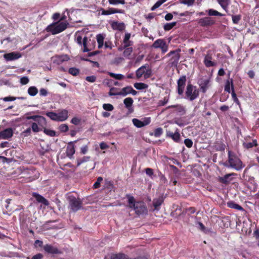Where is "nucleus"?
<instances>
[{
	"label": "nucleus",
	"instance_id": "obj_1",
	"mask_svg": "<svg viewBox=\"0 0 259 259\" xmlns=\"http://www.w3.org/2000/svg\"><path fill=\"white\" fill-rule=\"evenodd\" d=\"M150 256L147 253H144L140 250H137L133 252L131 256L128 255L119 253L106 255L104 259H149Z\"/></svg>",
	"mask_w": 259,
	"mask_h": 259
},
{
	"label": "nucleus",
	"instance_id": "obj_2",
	"mask_svg": "<svg viewBox=\"0 0 259 259\" xmlns=\"http://www.w3.org/2000/svg\"><path fill=\"white\" fill-rule=\"evenodd\" d=\"M128 207L135 210V213L140 215L147 213V207L143 201L136 202L133 196L127 195Z\"/></svg>",
	"mask_w": 259,
	"mask_h": 259
},
{
	"label": "nucleus",
	"instance_id": "obj_3",
	"mask_svg": "<svg viewBox=\"0 0 259 259\" xmlns=\"http://www.w3.org/2000/svg\"><path fill=\"white\" fill-rule=\"evenodd\" d=\"M228 163L229 164L228 167L236 170H240L245 166L237 155L231 151H228Z\"/></svg>",
	"mask_w": 259,
	"mask_h": 259
},
{
	"label": "nucleus",
	"instance_id": "obj_4",
	"mask_svg": "<svg viewBox=\"0 0 259 259\" xmlns=\"http://www.w3.org/2000/svg\"><path fill=\"white\" fill-rule=\"evenodd\" d=\"M33 112H29L25 114L24 117L26 120L32 119L36 122L38 126L44 128L47 126V121L45 117L41 115H31Z\"/></svg>",
	"mask_w": 259,
	"mask_h": 259
},
{
	"label": "nucleus",
	"instance_id": "obj_5",
	"mask_svg": "<svg viewBox=\"0 0 259 259\" xmlns=\"http://www.w3.org/2000/svg\"><path fill=\"white\" fill-rule=\"evenodd\" d=\"M67 23L65 22L53 23L49 25L46 28L47 32H51L52 34H56L59 33L67 28Z\"/></svg>",
	"mask_w": 259,
	"mask_h": 259
},
{
	"label": "nucleus",
	"instance_id": "obj_6",
	"mask_svg": "<svg viewBox=\"0 0 259 259\" xmlns=\"http://www.w3.org/2000/svg\"><path fill=\"white\" fill-rule=\"evenodd\" d=\"M185 95L187 99L192 101L199 97V91L196 86L188 83L186 87Z\"/></svg>",
	"mask_w": 259,
	"mask_h": 259
},
{
	"label": "nucleus",
	"instance_id": "obj_7",
	"mask_svg": "<svg viewBox=\"0 0 259 259\" xmlns=\"http://www.w3.org/2000/svg\"><path fill=\"white\" fill-rule=\"evenodd\" d=\"M68 200L70 209L73 212H76L81 208L82 201L80 198L71 195L68 197Z\"/></svg>",
	"mask_w": 259,
	"mask_h": 259
},
{
	"label": "nucleus",
	"instance_id": "obj_8",
	"mask_svg": "<svg viewBox=\"0 0 259 259\" xmlns=\"http://www.w3.org/2000/svg\"><path fill=\"white\" fill-rule=\"evenodd\" d=\"M137 78H140L143 75L145 79L149 78L152 75V70L148 64L142 66L136 72Z\"/></svg>",
	"mask_w": 259,
	"mask_h": 259
},
{
	"label": "nucleus",
	"instance_id": "obj_9",
	"mask_svg": "<svg viewBox=\"0 0 259 259\" xmlns=\"http://www.w3.org/2000/svg\"><path fill=\"white\" fill-rule=\"evenodd\" d=\"M180 50L178 49L174 51H171L166 55V57L171 56L169 60L171 66H177L180 58Z\"/></svg>",
	"mask_w": 259,
	"mask_h": 259
},
{
	"label": "nucleus",
	"instance_id": "obj_10",
	"mask_svg": "<svg viewBox=\"0 0 259 259\" xmlns=\"http://www.w3.org/2000/svg\"><path fill=\"white\" fill-rule=\"evenodd\" d=\"M152 47L154 49H160L162 54H164L168 51V45L166 41L161 38L156 40L153 43Z\"/></svg>",
	"mask_w": 259,
	"mask_h": 259
},
{
	"label": "nucleus",
	"instance_id": "obj_11",
	"mask_svg": "<svg viewBox=\"0 0 259 259\" xmlns=\"http://www.w3.org/2000/svg\"><path fill=\"white\" fill-rule=\"evenodd\" d=\"M131 86H126L123 88L119 92L112 93L113 91H118V89L116 88H111L109 92V95L110 96L119 95L122 96H126V95L130 94V91Z\"/></svg>",
	"mask_w": 259,
	"mask_h": 259
},
{
	"label": "nucleus",
	"instance_id": "obj_12",
	"mask_svg": "<svg viewBox=\"0 0 259 259\" xmlns=\"http://www.w3.org/2000/svg\"><path fill=\"white\" fill-rule=\"evenodd\" d=\"M187 77L186 75L181 76L177 80V93L179 95H182L184 93V89L186 86Z\"/></svg>",
	"mask_w": 259,
	"mask_h": 259
},
{
	"label": "nucleus",
	"instance_id": "obj_13",
	"mask_svg": "<svg viewBox=\"0 0 259 259\" xmlns=\"http://www.w3.org/2000/svg\"><path fill=\"white\" fill-rule=\"evenodd\" d=\"M198 84L199 86L200 92L204 94L210 87V79L208 78H200L198 80Z\"/></svg>",
	"mask_w": 259,
	"mask_h": 259
},
{
	"label": "nucleus",
	"instance_id": "obj_14",
	"mask_svg": "<svg viewBox=\"0 0 259 259\" xmlns=\"http://www.w3.org/2000/svg\"><path fill=\"white\" fill-rule=\"evenodd\" d=\"M151 121V119L150 117L143 118L142 120L137 118H133L132 119L133 124L138 128H141L149 124Z\"/></svg>",
	"mask_w": 259,
	"mask_h": 259
},
{
	"label": "nucleus",
	"instance_id": "obj_15",
	"mask_svg": "<svg viewBox=\"0 0 259 259\" xmlns=\"http://www.w3.org/2000/svg\"><path fill=\"white\" fill-rule=\"evenodd\" d=\"M198 24L202 27H208L214 25L215 23L213 18L210 17H205L197 20Z\"/></svg>",
	"mask_w": 259,
	"mask_h": 259
},
{
	"label": "nucleus",
	"instance_id": "obj_16",
	"mask_svg": "<svg viewBox=\"0 0 259 259\" xmlns=\"http://www.w3.org/2000/svg\"><path fill=\"white\" fill-rule=\"evenodd\" d=\"M88 38L87 36H84L83 38L81 36L79 35H76L75 40L80 46L83 45V49L82 51L83 52H88L90 51L87 47V42Z\"/></svg>",
	"mask_w": 259,
	"mask_h": 259
},
{
	"label": "nucleus",
	"instance_id": "obj_17",
	"mask_svg": "<svg viewBox=\"0 0 259 259\" xmlns=\"http://www.w3.org/2000/svg\"><path fill=\"white\" fill-rule=\"evenodd\" d=\"M43 248L45 252L48 254H58L62 253V251L57 247L54 246L51 244H47L43 246Z\"/></svg>",
	"mask_w": 259,
	"mask_h": 259
},
{
	"label": "nucleus",
	"instance_id": "obj_18",
	"mask_svg": "<svg viewBox=\"0 0 259 259\" xmlns=\"http://www.w3.org/2000/svg\"><path fill=\"white\" fill-rule=\"evenodd\" d=\"M101 14L102 15H109L115 13L123 14L124 10L122 9H118L114 8H109L107 10H105L103 8L101 9Z\"/></svg>",
	"mask_w": 259,
	"mask_h": 259
},
{
	"label": "nucleus",
	"instance_id": "obj_19",
	"mask_svg": "<svg viewBox=\"0 0 259 259\" xmlns=\"http://www.w3.org/2000/svg\"><path fill=\"white\" fill-rule=\"evenodd\" d=\"M237 174L234 172L225 175L224 177H219V181L223 184L228 185L233 180L231 176H236Z\"/></svg>",
	"mask_w": 259,
	"mask_h": 259
},
{
	"label": "nucleus",
	"instance_id": "obj_20",
	"mask_svg": "<svg viewBox=\"0 0 259 259\" xmlns=\"http://www.w3.org/2000/svg\"><path fill=\"white\" fill-rule=\"evenodd\" d=\"M21 54L19 52H13L4 54V58L8 61L17 60L21 57Z\"/></svg>",
	"mask_w": 259,
	"mask_h": 259
},
{
	"label": "nucleus",
	"instance_id": "obj_21",
	"mask_svg": "<svg viewBox=\"0 0 259 259\" xmlns=\"http://www.w3.org/2000/svg\"><path fill=\"white\" fill-rule=\"evenodd\" d=\"M53 62L57 65L62 64L63 62L67 61L69 60V57L67 55H57L53 58Z\"/></svg>",
	"mask_w": 259,
	"mask_h": 259
},
{
	"label": "nucleus",
	"instance_id": "obj_22",
	"mask_svg": "<svg viewBox=\"0 0 259 259\" xmlns=\"http://www.w3.org/2000/svg\"><path fill=\"white\" fill-rule=\"evenodd\" d=\"M13 135V131L12 128H8L0 132V139H8Z\"/></svg>",
	"mask_w": 259,
	"mask_h": 259
},
{
	"label": "nucleus",
	"instance_id": "obj_23",
	"mask_svg": "<svg viewBox=\"0 0 259 259\" xmlns=\"http://www.w3.org/2000/svg\"><path fill=\"white\" fill-rule=\"evenodd\" d=\"M111 28L114 30L121 31L125 28V24L123 22H119L118 21H113L110 23Z\"/></svg>",
	"mask_w": 259,
	"mask_h": 259
},
{
	"label": "nucleus",
	"instance_id": "obj_24",
	"mask_svg": "<svg viewBox=\"0 0 259 259\" xmlns=\"http://www.w3.org/2000/svg\"><path fill=\"white\" fill-rule=\"evenodd\" d=\"M166 137L171 138L175 142L178 143L180 140V134L179 133L178 129L177 128L175 133L170 131H166Z\"/></svg>",
	"mask_w": 259,
	"mask_h": 259
},
{
	"label": "nucleus",
	"instance_id": "obj_25",
	"mask_svg": "<svg viewBox=\"0 0 259 259\" xmlns=\"http://www.w3.org/2000/svg\"><path fill=\"white\" fill-rule=\"evenodd\" d=\"M77 141V140L73 141V142H70L68 143V146L67 147L66 149V153L67 155L71 157H72L73 154L75 153V150L74 148V143H76Z\"/></svg>",
	"mask_w": 259,
	"mask_h": 259
},
{
	"label": "nucleus",
	"instance_id": "obj_26",
	"mask_svg": "<svg viewBox=\"0 0 259 259\" xmlns=\"http://www.w3.org/2000/svg\"><path fill=\"white\" fill-rule=\"evenodd\" d=\"M58 121H64L66 120L68 117V112L66 109H62L57 113Z\"/></svg>",
	"mask_w": 259,
	"mask_h": 259
},
{
	"label": "nucleus",
	"instance_id": "obj_27",
	"mask_svg": "<svg viewBox=\"0 0 259 259\" xmlns=\"http://www.w3.org/2000/svg\"><path fill=\"white\" fill-rule=\"evenodd\" d=\"M224 90L225 92L230 93L232 92V91H234V86L233 84V80L232 78H229L226 81Z\"/></svg>",
	"mask_w": 259,
	"mask_h": 259
},
{
	"label": "nucleus",
	"instance_id": "obj_28",
	"mask_svg": "<svg viewBox=\"0 0 259 259\" xmlns=\"http://www.w3.org/2000/svg\"><path fill=\"white\" fill-rule=\"evenodd\" d=\"M130 38L131 34L130 33H125L123 40V45L120 48H125L133 46V42L130 40Z\"/></svg>",
	"mask_w": 259,
	"mask_h": 259
},
{
	"label": "nucleus",
	"instance_id": "obj_29",
	"mask_svg": "<svg viewBox=\"0 0 259 259\" xmlns=\"http://www.w3.org/2000/svg\"><path fill=\"white\" fill-rule=\"evenodd\" d=\"M212 57L210 54H207L203 61L204 64L206 67H213L215 66V63L211 61Z\"/></svg>",
	"mask_w": 259,
	"mask_h": 259
},
{
	"label": "nucleus",
	"instance_id": "obj_30",
	"mask_svg": "<svg viewBox=\"0 0 259 259\" xmlns=\"http://www.w3.org/2000/svg\"><path fill=\"white\" fill-rule=\"evenodd\" d=\"M33 196L36 199L37 202L41 203L46 206L49 205V201L41 195L37 193H34Z\"/></svg>",
	"mask_w": 259,
	"mask_h": 259
},
{
	"label": "nucleus",
	"instance_id": "obj_31",
	"mask_svg": "<svg viewBox=\"0 0 259 259\" xmlns=\"http://www.w3.org/2000/svg\"><path fill=\"white\" fill-rule=\"evenodd\" d=\"M163 202V198L162 196L159 197L158 198H155L153 200V205L154 209L158 210L159 207Z\"/></svg>",
	"mask_w": 259,
	"mask_h": 259
},
{
	"label": "nucleus",
	"instance_id": "obj_32",
	"mask_svg": "<svg viewBox=\"0 0 259 259\" xmlns=\"http://www.w3.org/2000/svg\"><path fill=\"white\" fill-rule=\"evenodd\" d=\"M167 109L175 108L176 111L180 113L182 115L186 113V110L185 107L182 105H170L167 107Z\"/></svg>",
	"mask_w": 259,
	"mask_h": 259
},
{
	"label": "nucleus",
	"instance_id": "obj_33",
	"mask_svg": "<svg viewBox=\"0 0 259 259\" xmlns=\"http://www.w3.org/2000/svg\"><path fill=\"white\" fill-rule=\"evenodd\" d=\"M227 205L229 208L235 209H237L238 210H244L243 208L241 206L239 205V204H238L237 203H235L233 201H228L227 203Z\"/></svg>",
	"mask_w": 259,
	"mask_h": 259
},
{
	"label": "nucleus",
	"instance_id": "obj_34",
	"mask_svg": "<svg viewBox=\"0 0 259 259\" xmlns=\"http://www.w3.org/2000/svg\"><path fill=\"white\" fill-rule=\"evenodd\" d=\"M258 145L257 140H253L251 142H244L243 146L246 149H250L253 147H256Z\"/></svg>",
	"mask_w": 259,
	"mask_h": 259
},
{
	"label": "nucleus",
	"instance_id": "obj_35",
	"mask_svg": "<svg viewBox=\"0 0 259 259\" xmlns=\"http://www.w3.org/2000/svg\"><path fill=\"white\" fill-rule=\"evenodd\" d=\"M122 50H124V51L123 52V55L125 57H129L131 54L132 53L133 51V48L130 47L125 48H119L118 50L122 51Z\"/></svg>",
	"mask_w": 259,
	"mask_h": 259
},
{
	"label": "nucleus",
	"instance_id": "obj_36",
	"mask_svg": "<svg viewBox=\"0 0 259 259\" xmlns=\"http://www.w3.org/2000/svg\"><path fill=\"white\" fill-rule=\"evenodd\" d=\"M206 12L207 13L208 15L209 16H223L224 14L219 12L217 10H215L212 9H208L206 11Z\"/></svg>",
	"mask_w": 259,
	"mask_h": 259
},
{
	"label": "nucleus",
	"instance_id": "obj_37",
	"mask_svg": "<svg viewBox=\"0 0 259 259\" xmlns=\"http://www.w3.org/2000/svg\"><path fill=\"white\" fill-rule=\"evenodd\" d=\"M218 3L220 5L221 7L227 11L228 7L230 4V0H217Z\"/></svg>",
	"mask_w": 259,
	"mask_h": 259
},
{
	"label": "nucleus",
	"instance_id": "obj_38",
	"mask_svg": "<svg viewBox=\"0 0 259 259\" xmlns=\"http://www.w3.org/2000/svg\"><path fill=\"white\" fill-rule=\"evenodd\" d=\"M104 37L103 34H99L97 35V41L98 44V48L101 49L104 45Z\"/></svg>",
	"mask_w": 259,
	"mask_h": 259
},
{
	"label": "nucleus",
	"instance_id": "obj_39",
	"mask_svg": "<svg viewBox=\"0 0 259 259\" xmlns=\"http://www.w3.org/2000/svg\"><path fill=\"white\" fill-rule=\"evenodd\" d=\"M134 86L137 90H144L148 88V84L143 82H136Z\"/></svg>",
	"mask_w": 259,
	"mask_h": 259
},
{
	"label": "nucleus",
	"instance_id": "obj_40",
	"mask_svg": "<svg viewBox=\"0 0 259 259\" xmlns=\"http://www.w3.org/2000/svg\"><path fill=\"white\" fill-rule=\"evenodd\" d=\"M133 102L134 101L131 97L126 98L123 100V103L126 108L131 107L132 106Z\"/></svg>",
	"mask_w": 259,
	"mask_h": 259
},
{
	"label": "nucleus",
	"instance_id": "obj_41",
	"mask_svg": "<svg viewBox=\"0 0 259 259\" xmlns=\"http://www.w3.org/2000/svg\"><path fill=\"white\" fill-rule=\"evenodd\" d=\"M37 93L38 90L35 87H30L28 89V93L31 96H35Z\"/></svg>",
	"mask_w": 259,
	"mask_h": 259
},
{
	"label": "nucleus",
	"instance_id": "obj_42",
	"mask_svg": "<svg viewBox=\"0 0 259 259\" xmlns=\"http://www.w3.org/2000/svg\"><path fill=\"white\" fill-rule=\"evenodd\" d=\"M46 115L49 117L50 119L54 121H58V115L57 113L54 112H48L46 113Z\"/></svg>",
	"mask_w": 259,
	"mask_h": 259
},
{
	"label": "nucleus",
	"instance_id": "obj_43",
	"mask_svg": "<svg viewBox=\"0 0 259 259\" xmlns=\"http://www.w3.org/2000/svg\"><path fill=\"white\" fill-rule=\"evenodd\" d=\"M42 128V127L38 126L36 122H32L31 124V129L34 133H38L40 131H41Z\"/></svg>",
	"mask_w": 259,
	"mask_h": 259
},
{
	"label": "nucleus",
	"instance_id": "obj_44",
	"mask_svg": "<svg viewBox=\"0 0 259 259\" xmlns=\"http://www.w3.org/2000/svg\"><path fill=\"white\" fill-rule=\"evenodd\" d=\"M79 71V69L75 67H71L68 69V73L73 76H77Z\"/></svg>",
	"mask_w": 259,
	"mask_h": 259
},
{
	"label": "nucleus",
	"instance_id": "obj_45",
	"mask_svg": "<svg viewBox=\"0 0 259 259\" xmlns=\"http://www.w3.org/2000/svg\"><path fill=\"white\" fill-rule=\"evenodd\" d=\"M176 24V22L166 23L164 25L163 28L165 31H169L170 29H171L174 26H175Z\"/></svg>",
	"mask_w": 259,
	"mask_h": 259
},
{
	"label": "nucleus",
	"instance_id": "obj_46",
	"mask_svg": "<svg viewBox=\"0 0 259 259\" xmlns=\"http://www.w3.org/2000/svg\"><path fill=\"white\" fill-rule=\"evenodd\" d=\"M90 158V156H83L81 158L77 159V166H79L81 164L87 162Z\"/></svg>",
	"mask_w": 259,
	"mask_h": 259
},
{
	"label": "nucleus",
	"instance_id": "obj_47",
	"mask_svg": "<svg viewBox=\"0 0 259 259\" xmlns=\"http://www.w3.org/2000/svg\"><path fill=\"white\" fill-rule=\"evenodd\" d=\"M42 129H44V133L46 134L47 135L49 136L50 137H54L56 136V132L54 131L47 129L46 128V127H45Z\"/></svg>",
	"mask_w": 259,
	"mask_h": 259
},
{
	"label": "nucleus",
	"instance_id": "obj_48",
	"mask_svg": "<svg viewBox=\"0 0 259 259\" xmlns=\"http://www.w3.org/2000/svg\"><path fill=\"white\" fill-rule=\"evenodd\" d=\"M108 2L110 5H112L118 4L124 5L125 4V0H108Z\"/></svg>",
	"mask_w": 259,
	"mask_h": 259
},
{
	"label": "nucleus",
	"instance_id": "obj_49",
	"mask_svg": "<svg viewBox=\"0 0 259 259\" xmlns=\"http://www.w3.org/2000/svg\"><path fill=\"white\" fill-rule=\"evenodd\" d=\"M109 75L116 79L121 80L124 78V76L121 74H115L112 72H109Z\"/></svg>",
	"mask_w": 259,
	"mask_h": 259
},
{
	"label": "nucleus",
	"instance_id": "obj_50",
	"mask_svg": "<svg viewBox=\"0 0 259 259\" xmlns=\"http://www.w3.org/2000/svg\"><path fill=\"white\" fill-rule=\"evenodd\" d=\"M103 108L108 111H111L114 109L113 106L109 103H105L103 105Z\"/></svg>",
	"mask_w": 259,
	"mask_h": 259
},
{
	"label": "nucleus",
	"instance_id": "obj_51",
	"mask_svg": "<svg viewBox=\"0 0 259 259\" xmlns=\"http://www.w3.org/2000/svg\"><path fill=\"white\" fill-rule=\"evenodd\" d=\"M232 21L234 24H237L239 23V21L241 19V16L240 15H232Z\"/></svg>",
	"mask_w": 259,
	"mask_h": 259
},
{
	"label": "nucleus",
	"instance_id": "obj_52",
	"mask_svg": "<svg viewBox=\"0 0 259 259\" xmlns=\"http://www.w3.org/2000/svg\"><path fill=\"white\" fill-rule=\"evenodd\" d=\"M163 133V130L161 127H158L154 131V135L155 137H160Z\"/></svg>",
	"mask_w": 259,
	"mask_h": 259
},
{
	"label": "nucleus",
	"instance_id": "obj_53",
	"mask_svg": "<svg viewBox=\"0 0 259 259\" xmlns=\"http://www.w3.org/2000/svg\"><path fill=\"white\" fill-rule=\"evenodd\" d=\"M103 181V178L101 177L98 178L97 181L94 183L93 187L95 189L99 188L100 187V183Z\"/></svg>",
	"mask_w": 259,
	"mask_h": 259
},
{
	"label": "nucleus",
	"instance_id": "obj_54",
	"mask_svg": "<svg viewBox=\"0 0 259 259\" xmlns=\"http://www.w3.org/2000/svg\"><path fill=\"white\" fill-rule=\"evenodd\" d=\"M168 98L165 97L163 100H159L158 102V105L159 106H164L168 101Z\"/></svg>",
	"mask_w": 259,
	"mask_h": 259
},
{
	"label": "nucleus",
	"instance_id": "obj_55",
	"mask_svg": "<svg viewBox=\"0 0 259 259\" xmlns=\"http://www.w3.org/2000/svg\"><path fill=\"white\" fill-rule=\"evenodd\" d=\"M184 144H185L187 147L190 148L192 147L193 141H192V140L190 139H186L184 140Z\"/></svg>",
	"mask_w": 259,
	"mask_h": 259
},
{
	"label": "nucleus",
	"instance_id": "obj_56",
	"mask_svg": "<svg viewBox=\"0 0 259 259\" xmlns=\"http://www.w3.org/2000/svg\"><path fill=\"white\" fill-rule=\"evenodd\" d=\"M231 94H232V98H233V100L234 101V102L236 103L237 105H240V101H239V100L238 99L237 96H236V94L235 92V91H232V92H231Z\"/></svg>",
	"mask_w": 259,
	"mask_h": 259
},
{
	"label": "nucleus",
	"instance_id": "obj_57",
	"mask_svg": "<svg viewBox=\"0 0 259 259\" xmlns=\"http://www.w3.org/2000/svg\"><path fill=\"white\" fill-rule=\"evenodd\" d=\"M59 129L61 132H66L68 130V126L66 124H62L59 126Z\"/></svg>",
	"mask_w": 259,
	"mask_h": 259
},
{
	"label": "nucleus",
	"instance_id": "obj_58",
	"mask_svg": "<svg viewBox=\"0 0 259 259\" xmlns=\"http://www.w3.org/2000/svg\"><path fill=\"white\" fill-rule=\"evenodd\" d=\"M97 77L95 75L87 76L85 80L90 82H94L96 81Z\"/></svg>",
	"mask_w": 259,
	"mask_h": 259
},
{
	"label": "nucleus",
	"instance_id": "obj_59",
	"mask_svg": "<svg viewBox=\"0 0 259 259\" xmlns=\"http://www.w3.org/2000/svg\"><path fill=\"white\" fill-rule=\"evenodd\" d=\"M195 0H181V3L187 5L188 6H192L194 3Z\"/></svg>",
	"mask_w": 259,
	"mask_h": 259
},
{
	"label": "nucleus",
	"instance_id": "obj_60",
	"mask_svg": "<svg viewBox=\"0 0 259 259\" xmlns=\"http://www.w3.org/2000/svg\"><path fill=\"white\" fill-rule=\"evenodd\" d=\"M29 81V78L27 76H23L20 79V83L23 85L27 84Z\"/></svg>",
	"mask_w": 259,
	"mask_h": 259
},
{
	"label": "nucleus",
	"instance_id": "obj_61",
	"mask_svg": "<svg viewBox=\"0 0 259 259\" xmlns=\"http://www.w3.org/2000/svg\"><path fill=\"white\" fill-rule=\"evenodd\" d=\"M80 121H81L80 119H79L77 117H74L71 119V122L75 125H77L80 123Z\"/></svg>",
	"mask_w": 259,
	"mask_h": 259
},
{
	"label": "nucleus",
	"instance_id": "obj_62",
	"mask_svg": "<svg viewBox=\"0 0 259 259\" xmlns=\"http://www.w3.org/2000/svg\"><path fill=\"white\" fill-rule=\"evenodd\" d=\"M31 133V129L30 127L26 128L23 133L22 134L24 137H27L30 135Z\"/></svg>",
	"mask_w": 259,
	"mask_h": 259
},
{
	"label": "nucleus",
	"instance_id": "obj_63",
	"mask_svg": "<svg viewBox=\"0 0 259 259\" xmlns=\"http://www.w3.org/2000/svg\"><path fill=\"white\" fill-rule=\"evenodd\" d=\"M145 171L146 174L150 177H151L152 176H153V174H154L153 170L151 168H145Z\"/></svg>",
	"mask_w": 259,
	"mask_h": 259
},
{
	"label": "nucleus",
	"instance_id": "obj_64",
	"mask_svg": "<svg viewBox=\"0 0 259 259\" xmlns=\"http://www.w3.org/2000/svg\"><path fill=\"white\" fill-rule=\"evenodd\" d=\"M162 5L161 3L160 2V1L159 0L151 8V11H154L156 9L158 8V7H159L161 5Z\"/></svg>",
	"mask_w": 259,
	"mask_h": 259
}]
</instances>
